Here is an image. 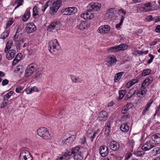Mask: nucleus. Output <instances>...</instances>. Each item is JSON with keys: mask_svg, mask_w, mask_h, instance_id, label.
<instances>
[{"mask_svg": "<svg viewBox=\"0 0 160 160\" xmlns=\"http://www.w3.org/2000/svg\"><path fill=\"white\" fill-rule=\"evenodd\" d=\"M38 135L45 139H48L50 137V134L47 129L43 127L39 128L37 131Z\"/></svg>", "mask_w": 160, "mask_h": 160, "instance_id": "1", "label": "nucleus"}, {"mask_svg": "<svg viewBox=\"0 0 160 160\" xmlns=\"http://www.w3.org/2000/svg\"><path fill=\"white\" fill-rule=\"evenodd\" d=\"M48 44V48H49V52L53 54L57 50L56 48L57 45H59V43L57 39H53L49 42Z\"/></svg>", "mask_w": 160, "mask_h": 160, "instance_id": "2", "label": "nucleus"}, {"mask_svg": "<svg viewBox=\"0 0 160 160\" xmlns=\"http://www.w3.org/2000/svg\"><path fill=\"white\" fill-rule=\"evenodd\" d=\"M20 160H32V158L27 150L21 151L19 157Z\"/></svg>", "mask_w": 160, "mask_h": 160, "instance_id": "3", "label": "nucleus"}, {"mask_svg": "<svg viewBox=\"0 0 160 160\" xmlns=\"http://www.w3.org/2000/svg\"><path fill=\"white\" fill-rule=\"evenodd\" d=\"M128 48L126 44H121L117 46L111 47L108 49V51L110 52H117L119 51L124 50Z\"/></svg>", "mask_w": 160, "mask_h": 160, "instance_id": "4", "label": "nucleus"}, {"mask_svg": "<svg viewBox=\"0 0 160 160\" xmlns=\"http://www.w3.org/2000/svg\"><path fill=\"white\" fill-rule=\"evenodd\" d=\"M105 62L108 67L114 65L117 62V59L115 56L113 55H109L106 58Z\"/></svg>", "mask_w": 160, "mask_h": 160, "instance_id": "5", "label": "nucleus"}, {"mask_svg": "<svg viewBox=\"0 0 160 160\" xmlns=\"http://www.w3.org/2000/svg\"><path fill=\"white\" fill-rule=\"evenodd\" d=\"M60 28V23L58 22H52L48 27L47 30L49 32L52 31L53 32H55L57 31Z\"/></svg>", "mask_w": 160, "mask_h": 160, "instance_id": "6", "label": "nucleus"}, {"mask_svg": "<svg viewBox=\"0 0 160 160\" xmlns=\"http://www.w3.org/2000/svg\"><path fill=\"white\" fill-rule=\"evenodd\" d=\"M61 1H56L54 2L50 8L51 13L53 14H55L61 6Z\"/></svg>", "mask_w": 160, "mask_h": 160, "instance_id": "7", "label": "nucleus"}, {"mask_svg": "<svg viewBox=\"0 0 160 160\" xmlns=\"http://www.w3.org/2000/svg\"><path fill=\"white\" fill-rule=\"evenodd\" d=\"M36 65L33 64H31L28 66L25 72V76L28 77L30 76L35 71L36 69Z\"/></svg>", "mask_w": 160, "mask_h": 160, "instance_id": "8", "label": "nucleus"}, {"mask_svg": "<svg viewBox=\"0 0 160 160\" xmlns=\"http://www.w3.org/2000/svg\"><path fill=\"white\" fill-rule=\"evenodd\" d=\"M92 11H90V9H88L87 10V11H85L83 13L81 14V17H83L85 19H91L94 17V14L91 12Z\"/></svg>", "mask_w": 160, "mask_h": 160, "instance_id": "9", "label": "nucleus"}, {"mask_svg": "<svg viewBox=\"0 0 160 160\" xmlns=\"http://www.w3.org/2000/svg\"><path fill=\"white\" fill-rule=\"evenodd\" d=\"M110 31V27L108 25H102L100 26L98 29V32L102 34L108 33Z\"/></svg>", "mask_w": 160, "mask_h": 160, "instance_id": "10", "label": "nucleus"}, {"mask_svg": "<svg viewBox=\"0 0 160 160\" xmlns=\"http://www.w3.org/2000/svg\"><path fill=\"white\" fill-rule=\"evenodd\" d=\"M101 4L98 2H92L88 5L87 8L91 11H96L101 7Z\"/></svg>", "mask_w": 160, "mask_h": 160, "instance_id": "11", "label": "nucleus"}, {"mask_svg": "<svg viewBox=\"0 0 160 160\" xmlns=\"http://www.w3.org/2000/svg\"><path fill=\"white\" fill-rule=\"evenodd\" d=\"M77 10V8L75 7H68L65 8L64 11L62 13L64 14H73L76 13Z\"/></svg>", "mask_w": 160, "mask_h": 160, "instance_id": "12", "label": "nucleus"}, {"mask_svg": "<svg viewBox=\"0 0 160 160\" xmlns=\"http://www.w3.org/2000/svg\"><path fill=\"white\" fill-rule=\"evenodd\" d=\"M99 153L101 155L102 157L106 156L108 154V148L105 145H102L99 149Z\"/></svg>", "mask_w": 160, "mask_h": 160, "instance_id": "13", "label": "nucleus"}, {"mask_svg": "<svg viewBox=\"0 0 160 160\" xmlns=\"http://www.w3.org/2000/svg\"><path fill=\"white\" fill-rule=\"evenodd\" d=\"M36 29L35 26L33 23H29L26 24V30L28 33H31Z\"/></svg>", "mask_w": 160, "mask_h": 160, "instance_id": "14", "label": "nucleus"}, {"mask_svg": "<svg viewBox=\"0 0 160 160\" xmlns=\"http://www.w3.org/2000/svg\"><path fill=\"white\" fill-rule=\"evenodd\" d=\"M108 118V114L105 111L100 112L98 115V119L99 121L104 122Z\"/></svg>", "mask_w": 160, "mask_h": 160, "instance_id": "15", "label": "nucleus"}, {"mask_svg": "<svg viewBox=\"0 0 160 160\" xmlns=\"http://www.w3.org/2000/svg\"><path fill=\"white\" fill-rule=\"evenodd\" d=\"M115 12L114 8H110L107 11L106 15L109 19H115Z\"/></svg>", "mask_w": 160, "mask_h": 160, "instance_id": "16", "label": "nucleus"}, {"mask_svg": "<svg viewBox=\"0 0 160 160\" xmlns=\"http://www.w3.org/2000/svg\"><path fill=\"white\" fill-rule=\"evenodd\" d=\"M147 92V90L146 87H145V86H143L142 85L140 89L137 92V95L138 97H143L146 94Z\"/></svg>", "mask_w": 160, "mask_h": 160, "instance_id": "17", "label": "nucleus"}, {"mask_svg": "<svg viewBox=\"0 0 160 160\" xmlns=\"http://www.w3.org/2000/svg\"><path fill=\"white\" fill-rule=\"evenodd\" d=\"M119 144L115 141H112L109 144L110 148L112 150H118L119 148Z\"/></svg>", "mask_w": 160, "mask_h": 160, "instance_id": "18", "label": "nucleus"}, {"mask_svg": "<svg viewBox=\"0 0 160 160\" xmlns=\"http://www.w3.org/2000/svg\"><path fill=\"white\" fill-rule=\"evenodd\" d=\"M90 24L84 21H82L79 25L77 26V28L80 30H83L90 27Z\"/></svg>", "mask_w": 160, "mask_h": 160, "instance_id": "19", "label": "nucleus"}, {"mask_svg": "<svg viewBox=\"0 0 160 160\" xmlns=\"http://www.w3.org/2000/svg\"><path fill=\"white\" fill-rule=\"evenodd\" d=\"M152 141L150 140L149 142L145 143L142 147V148L143 151L148 150L154 147V146L152 144L151 142Z\"/></svg>", "mask_w": 160, "mask_h": 160, "instance_id": "20", "label": "nucleus"}, {"mask_svg": "<svg viewBox=\"0 0 160 160\" xmlns=\"http://www.w3.org/2000/svg\"><path fill=\"white\" fill-rule=\"evenodd\" d=\"M42 74V68H38L36 70L35 74L34 79L36 80L40 79Z\"/></svg>", "mask_w": 160, "mask_h": 160, "instance_id": "21", "label": "nucleus"}, {"mask_svg": "<svg viewBox=\"0 0 160 160\" xmlns=\"http://www.w3.org/2000/svg\"><path fill=\"white\" fill-rule=\"evenodd\" d=\"M155 144L160 143V133H156L152 136V140Z\"/></svg>", "mask_w": 160, "mask_h": 160, "instance_id": "22", "label": "nucleus"}, {"mask_svg": "<svg viewBox=\"0 0 160 160\" xmlns=\"http://www.w3.org/2000/svg\"><path fill=\"white\" fill-rule=\"evenodd\" d=\"M15 51L13 50L7 52V53L6 55V58L8 60L12 59L15 56Z\"/></svg>", "mask_w": 160, "mask_h": 160, "instance_id": "23", "label": "nucleus"}, {"mask_svg": "<svg viewBox=\"0 0 160 160\" xmlns=\"http://www.w3.org/2000/svg\"><path fill=\"white\" fill-rule=\"evenodd\" d=\"M152 81V78L150 77L146 78L143 81L142 85L145 87H147L151 83Z\"/></svg>", "mask_w": 160, "mask_h": 160, "instance_id": "24", "label": "nucleus"}, {"mask_svg": "<svg viewBox=\"0 0 160 160\" xmlns=\"http://www.w3.org/2000/svg\"><path fill=\"white\" fill-rule=\"evenodd\" d=\"M120 128L121 131L124 132H128L130 129L129 126L127 123L121 125Z\"/></svg>", "mask_w": 160, "mask_h": 160, "instance_id": "25", "label": "nucleus"}, {"mask_svg": "<svg viewBox=\"0 0 160 160\" xmlns=\"http://www.w3.org/2000/svg\"><path fill=\"white\" fill-rule=\"evenodd\" d=\"M70 77L72 81L75 83H80L82 82V80L79 78H77L73 75H71Z\"/></svg>", "mask_w": 160, "mask_h": 160, "instance_id": "26", "label": "nucleus"}, {"mask_svg": "<svg viewBox=\"0 0 160 160\" xmlns=\"http://www.w3.org/2000/svg\"><path fill=\"white\" fill-rule=\"evenodd\" d=\"M24 71L23 67L21 65H18L15 68L14 72L19 74L22 73Z\"/></svg>", "mask_w": 160, "mask_h": 160, "instance_id": "27", "label": "nucleus"}, {"mask_svg": "<svg viewBox=\"0 0 160 160\" xmlns=\"http://www.w3.org/2000/svg\"><path fill=\"white\" fill-rule=\"evenodd\" d=\"M12 42L11 41H9L6 44V48L5 49V52L7 53V52L10 51L12 46Z\"/></svg>", "mask_w": 160, "mask_h": 160, "instance_id": "28", "label": "nucleus"}, {"mask_svg": "<svg viewBox=\"0 0 160 160\" xmlns=\"http://www.w3.org/2000/svg\"><path fill=\"white\" fill-rule=\"evenodd\" d=\"M124 74V72H120L115 74L114 77V81L116 82H118Z\"/></svg>", "mask_w": 160, "mask_h": 160, "instance_id": "29", "label": "nucleus"}, {"mask_svg": "<svg viewBox=\"0 0 160 160\" xmlns=\"http://www.w3.org/2000/svg\"><path fill=\"white\" fill-rule=\"evenodd\" d=\"M30 16V12L29 11H26L22 17V21L24 22L27 21L29 18Z\"/></svg>", "mask_w": 160, "mask_h": 160, "instance_id": "30", "label": "nucleus"}, {"mask_svg": "<svg viewBox=\"0 0 160 160\" xmlns=\"http://www.w3.org/2000/svg\"><path fill=\"white\" fill-rule=\"evenodd\" d=\"M83 156L81 152L78 153V154L74 155V160H83Z\"/></svg>", "mask_w": 160, "mask_h": 160, "instance_id": "31", "label": "nucleus"}, {"mask_svg": "<svg viewBox=\"0 0 160 160\" xmlns=\"http://www.w3.org/2000/svg\"><path fill=\"white\" fill-rule=\"evenodd\" d=\"M33 16L35 18H38L39 17L38 7L36 6H35L33 8Z\"/></svg>", "mask_w": 160, "mask_h": 160, "instance_id": "32", "label": "nucleus"}, {"mask_svg": "<svg viewBox=\"0 0 160 160\" xmlns=\"http://www.w3.org/2000/svg\"><path fill=\"white\" fill-rule=\"evenodd\" d=\"M72 154V152L67 151L64 154V158L66 159H69L71 158Z\"/></svg>", "mask_w": 160, "mask_h": 160, "instance_id": "33", "label": "nucleus"}, {"mask_svg": "<svg viewBox=\"0 0 160 160\" xmlns=\"http://www.w3.org/2000/svg\"><path fill=\"white\" fill-rule=\"evenodd\" d=\"M26 43H24V41L22 39L20 40L18 44V47L19 49H21L22 48H24L26 47Z\"/></svg>", "mask_w": 160, "mask_h": 160, "instance_id": "34", "label": "nucleus"}, {"mask_svg": "<svg viewBox=\"0 0 160 160\" xmlns=\"http://www.w3.org/2000/svg\"><path fill=\"white\" fill-rule=\"evenodd\" d=\"M152 154L153 155H156L160 153V148L157 147L154 148L152 151Z\"/></svg>", "mask_w": 160, "mask_h": 160, "instance_id": "35", "label": "nucleus"}, {"mask_svg": "<svg viewBox=\"0 0 160 160\" xmlns=\"http://www.w3.org/2000/svg\"><path fill=\"white\" fill-rule=\"evenodd\" d=\"M80 148L78 147H76L72 149V152L73 154L75 155L76 154H78V153L80 152L79 151Z\"/></svg>", "mask_w": 160, "mask_h": 160, "instance_id": "36", "label": "nucleus"}, {"mask_svg": "<svg viewBox=\"0 0 160 160\" xmlns=\"http://www.w3.org/2000/svg\"><path fill=\"white\" fill-rule=\"evenodd\" d=\"M151 7V4L150 2L145 3L144 4V7H143V8L144 9L143 10L145 12H147L148 11H150V9L149 8L148 9V8Z\"/></svg>", "mask_w": 160, "mask_h": 160, "instance_id": "37", "label": "nucleus"}, {"mask_svg": "<svg viewBox=\"0 0 160 160\" xmlns=\"http://www.w3.org/2000/svg\"><path fill=\"white\" fill-rule=\"evenodd\" d=\"M9 32L8 30H6L1 35V38L5 39L8 36Z\"/></svg>", "mask_w": 160, "mask_h": 160, "instance_id": "38", "label": "nucleus"}, {"mask_svg": "<svg viewBox=\"0 0 160 160\" xmlns=\"http://www.w3.org/2000/svg\"><path fill=\"white\" fill-rule=\"evenodd\" d=\"M12 91H10L7 93L4 96V99L6 101H8V99L13 93Z\"/></svg>", "mask_w": 160, "mask_h": 160, "instance_id": "39", "label": "nucleus"}, {"mask_svg": "<svg viewBox=\"0 0 160 160\" xmlns=\"http://www.w3.org/2000/svg\"><path fill=\"white\" fill-rule=\"evenodd\" d=\"M73 141L74 140L72 137H69L66 139L64 143L66 144H70L72 143Z\"/></svg>", "mask_w": 160, "mask_h": 160, "instance_id": "40", "label": "nucleus"}, {"mask_svg": "<svg viewBox=\"0 0 160 160\" xmlns=\"http://www.w3.org/2000/svg\"><path fill=\"white\" fill-rule=\"evenodd\" d=\"M13 23V19L12 18H10L7 21L6 24V27L5 28H8Z\"/></svg>", "mask_w": 160, "mask_h": 160, "instance_id": "41", "label": "nucleus"}, {"mask_svg": "<svg viewBox=\"0 0 160 160\" xmlns=\"http://www.w3.org/2000/svg\"><path fill=\"white\" fill-rule=\"evenodd\" d=\"M151 70L149 69L144 70L142 74V76H145L148 75L151 72Z\"/></svg>", "mask_w": 160, "mask_h": 160, "instance_id": "42", "label": "nucleus"}, {"mask_svg": "<svg viewBox=\"0 0 160 160\" xmlns=\"http://www.w3.org/2000/svg\"><path fill=\"white\" fill-rule=\"evenodd\" d=\"M126 93V90H120L119 92V98L120 99L122 98L124 96V95Z\"/></svg>", "mask_w": 160, "mask_h": 160, "instance_id": "43", "label": "nucleus"}, {"mask_svg": "<svg viewBox=\"0 0 160 160\" xmlns=\"http://www.w3.org/2000/svg\"><path fill=\"white\" fill-rule=\"evenodd\" d=\"M130 115L129 114L127 113L126 114L123 115L121 118V119L122 121H124L127 120L128 118H129Z\"/></svg>", "mask_w": 160, "mask_h": 160, "instance_id": "44", "label": "nucleus"}, {"mask_svg": "<svg viewBox=\"0 0 160 160\" xmlns=\"http://www.w3.org/2000/svg\"><path fill=\"white\" fill-rule=\"evenodd\" d=\"M8 101H6L5 100H3L2 103H1L0 105V107L1 108H3L4 107L7 106Z\"/></svg>", "mask_w": 160, "mask_h": 160, "instance_id": "45", "label": "nucleus"}, {"mask_svg": "<svg viewBox=\"0 0 160 160\" xmlns=\"http://www.w3.org/2000/svg\"><path fill=\"white\" fill-rule=\"evenodd\" d=\"M146 20L148 21H151L153 20V18L151 15H150L146 17Z\"/></svg>", "mask_w": 160, "mask_h": 160, "instance_id": "46", "label": "nucleus"}, {"mask_svg": "<svg viewBox=\"0 0 160 160\" xmlns=\"http://www.w3.org/2000/svg\"><path fill=\"white\" fill-rule=\"evenodd\" d=\"M97 134V132L96 131L94 132L92 136L90 137V141L92 142L93 141V139L95 138L96 137V134Z\"/></svg>", "mask_w": 160, "mask_h": 160, "instance_id": "47", "label": "nucleus"}, {"mask_svg": "<svg viewBox=\"0 0 160 160\" xmlns=\"http://www.w3.org/2000/svg\"><path fill=\"white\" fill-rule=\"evenodd\" d=\"M135 144V142L133 139L131 140L129 142L130 146L132 148L134 147Z\"/></svg>", "mask_w": 160, "mask_h": 160, "instance_id": "48", "label": "nucleus"}, {"mask_svg": "<svg viewBox=\"0 0 160 160\" xmlns=\"http://www.w3.org/2000/svg\"><path fill=\"white\" fill-rule=\"evenodd\" d=\"M22 1H16L15 3H17L18 5L15 8V9L17 8L18 7H19V6L22 5Z\"/></svg>", "mask_w": 160, "mask_h": 160, "instance_id": "49", "label": "nucleus"}, {"mask_svg": "<svg viewBox=\"0 0 160 160\" xmlns=\"http://www.w3.org/2000/svg\"><path fill=\"white\" fill-rule=\"evenodd\" d=\"M144 154V152L143 151H138L136 153V154L138 156H141Z\"/></svg>", "mask_w": 160, "mask_h": 160, "instance_id": "50", "label": "nucleus"}, {"mask_svg": "<svg viewBox=\"0 0 160 160\" xmlns=\"http://www.w3.org/2000/svg\"><path fill=\"white\" fill-rule=\"evenodd\" d=\"M138 79H133L130 81L129 82L131 84V85H133L135 83L138 82Z\"/></svg>", "mask_w": 160, "mask_h": 160, "instance_id": "51", "label": "nucleus"}, {"mask_svg": "<svg viewBox=\"0 0 160 160\" xmlns=\"http://www.w3.org/2000/svg\"><path fill=\"white\" fill-rule=\"evenodd\" d=\"M110 129L111 128H109L107 127H106L105 131V134L107 135L108 136L109 134L110 131Z\"/></svg>", "mask_w": 160, "mask_h": 160, "instance_id": "52", "label": "nucleus"}, {"mask_svg": "<svg viewBox=\"0 0 160 160\" xmlns=\"http://www.w3.org/2000/svg\"><path fill=\"white\" fill-rule=\"evenodd\" d=\"M153 102V101L152 100H150L148 102V103L146 105V106L147 108H149L151 106Z\"/></svg>", "mask_w": 160, "mask_h": 160, "instance_id": "53", "label": "nucleus"}, {"mask_svg": "<svg viewBox=\"0 0 160 160\" xmlns=\"http://www.w3.org/2000/svg\"><path fill=\"white\" fill-rule=\"evenodd\" d=\"M153 20L155 22L160 21V16L154 17L153 18Z\"/></svg>", "mask_w": 160, "mask_h": 160, "instance_id": "54", "label": "nucleus"}, {"mask_svg": "<svg viewBox=\"0 0 160 160\" xmlns=\"http://www.w3.org/2000/svg\"><path fill=\"white\" fill-rule=\"evenodd\" d=\"M8 81L6 79H4L2 82V86H5L8 84Z\"/></svg>", "mask_w": 160, "mask_h": 160, "instance_id": "55", "label": "nucleus"}, {"mask_svg": "<svg viewBox=\"0 0 160 160\" xmlns=\"http://www.w3.org/2000/svg\"><path fill=\"white\" fill-rule=\"evenodd\" d=\"M136 92V90L133 89H132L129 91L128 92V93L131 94L132 96Z\"/></svg>", "mask_w": 160, "mask_h": 160, "instance_id": "56", "label": "nucleus"}, {"mask_svg": "<svg viewBox=\"0 0 160 160\" xmlns=\"http://www.w3.org/2000/svg\"><path fill=\"white\" fill-rule=\"evenodd\" d=\"M149 111V108L147 107H145L143 109L142 112V114L143 115H145L147 112Z\"/></svg>", "mask_w": 160, "mask_h": 160, "instance_id": "57", "label": "nucleus"}, {"mask_svg": "<svg viewBox=\"0 0 160 160\" xmlns=\"http://www.w3.org/2000/svg\"><path fill=\"white\" fill-rule=\"evenodd\" d=\"M126 106L128 108V109H130L133 107V105L132 102H130L127 104Z\"/></svg>", "mask_w": 160, "mask_h": 160, "instance_id": "58", "label": "nucleus"}, {"mask_svg": "<svg viewBox=\"0 0 160 160\" xmlns=\"http://www.w3.org/2000/svg\"><path fill=\"white\" fill-rule=\"evenodd\" d=\"M25 92L27 94H31L32 92L31 88H28L26 89L25 90Z\"/></svg>", "mask_w": 160, "mask_h": 160, "instance_id": "59", "label": "nucleus"}, {"mask_svg": "<svg viewBox=\"0 0 160 160\" xmlns=\"http://www.w3.org/2000/svg\"><path fill=\"white\" fill-rule=\"evenodd\" d=\"M22 90V88L20 86L18 87L16 89V92L17 93H20Z\"/></svg>", "mask_w": 160, "mask_h": 160, "instance_id": "60", "label": "nucleus"}, {"mask_svg": "<svg viewBox=\"0 0 160 160\" xmlns=\"http://www.w3.org/2000/svg\"><path fill=\"white\" fill-rule=\"evenodd\" d=\"M18 58H17L15 57V58L14 59V60L12 62V65H15L19 61V60L18 59Z\"/></svg>", "mask_w": 160, "mask_h": 160, "instance_id": "61", "label": "nucleus"}, {"mask_svg": "<svg viewBox=\"0 0 160 160\" xmlns=\"http://www.w3.org/2000/svg\"><path fill=\"white\" fill-rule=\"evenodd\" d=\"M32 89V92H38V88L36 86L34 87L33 88H31Z\"/></svg>", "mask_w": 160, "mask_h": 160, "instance_id": "62", "label": "nucleus"}, {"mask_svg": "<svg viewBox=\"0 0 160 160\" xmlns=\"http://www.w3.org/2000/svg\"><path fill=\"white\" fill-rule=\"evenodd\" d=\"M86 142V139L84 136H83L81 139V143L82 144H84Z\"/></svg>", "mask_w": 160, "mask_h": 160, "instance_id": "63", "label": "nucleus"}, {"mask_svg": "<svg viewBox=\"0 0 160 160\" xmlns=\"http://www.w3.org/2000/svg\"><path fill=\"white\" fill-rule=\"evenodd\" d=\"M156 32L158 33L160 32V25H158L157 26L156 28L155 29Z\"/></svg>", "mask_w": 160, "mask_h": 160, "instance_id": "64", "label": "nucleus"}]
</instances>
